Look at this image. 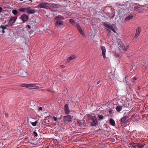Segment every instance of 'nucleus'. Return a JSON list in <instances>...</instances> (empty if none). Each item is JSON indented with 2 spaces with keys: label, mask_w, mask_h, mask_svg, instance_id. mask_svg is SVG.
Instances as JSON below:
<instances>
[{
  "label": "nucleus",
  "mask_w": 148,
  "mask_h": 148,
  "mask_svg": "<svg viewBox=\"0 0 148 148\" xmlns=\"http://www.w3.org/2000/svg\"><path fill=\"white\" fill-rule=\"evenodd\" d=\"M65 19L64 17L60 15L56 16L55 19V25L56 26L63 25L64 22L62 20Z\"/></svg>",
  "instance_id": "obj_1"
},
{
  "label": "nucleus",
  "mask_w": 148,
  "mask_h": 148,
  "mask_svg": "<svg viewBox=\"0 0 148 148\" xmlns=\"http://www.w3.org/2000/svg\"><path fill=\"white\" fill-rule=\"evenodd\" d=\"M20 86L29 88L31 89H38L39 87L35 84H21Z\"/></svg>",
  "instance_id": "obj_2"
},
{
  "label": "nucleus",
  "mask_w": 148,
  "mask_h": 148,
  "mask_svg": "<svg viewBox=\"0 0 148 148\" xmlns=\"http://www.w3.org/2000/svg\"><path fill=\"white\" fill-rule=\"evenodd\" d=\"M103 25L106 28L108 29H106L107 30H108V29H109L111 30L115 33H116V32L115 30V29L116 28V26L115 25L113 24L112 25H111L106 23H103Z\"/></svg>",
  "instance_id": "obj_3"
},
{
  "label": "nucleus",
  "mask_w": 148,
  "mask_h": 148,
  "mask_svg": "<svg viewBox=\"0 0 148 148\" xmlns=\"http://www.w3.org/2000/svg\"><path fill=\"white\" fill-rule=\"evenodd\" d=\"M91 120L92 121L91 123V125L92 126H95L98 124L97 119L95 116H93L92 117Z\"/></svg>",
  "instance_id": "obj_4"
},
{
  "label": "nucleus",
  "mask_w": 148,
  "mask_h": 148,
  "mask_svg": "<svg viewBox=\"0 0 148 148\" xmlns=\"http://www.w3.org/2000/svg\"><path fill=\"white\" fill-rule=\"evenodd\" d=\"M20 18L24 22H25L28 20V16L27 15L24 14L21 16Z\"/></svg>",
  "instance_id": "obj_5"
},
{
  "label": "nucleus",
  "mask_w": 148,
  "mask_h": 148,
  "mask_svg": "<svg viewBox=\"0 0 148 148\" xmlns=\"http://www.w3.org/2000/svg\"><path fill=\"white\" fill-rule=\"evenodd\" d=\"M64 120L66 121L71 122L73 120V117L70 115L63 116Z\"/></svg>",
  "instance_id": "obj_6"
},
{
  "label": "nucleus",
  "mask_w": 148,
  "mask_h": 148,
  "mask_svg": "<svg viewBox=\"0 0 148 148\" xmlns=\"http://www.w3.org/2000/svg\"><path fill=\"white\" fill-rule=\"evenodd\" d=\"M48 3H42L37 5V8H45L48 6Z\"/></svg>",
  "instance_id": "obj_7"
},
{
  "label": "nucleus",
  "mask_w": 148,
  "mask_h": 148,
  "mask_svg": "<svg viewBox=\"0 0 148 148\" xmlns=\"http://www.w3.org/2000/svg\"><path fill=\"white\" fill-rule=\"evenodd\" d=\"M101 48L102 51V56L103 58L105 59L106 57V49L105 47L103 46H101Z\"/></svg>",
  "instance_id": "obj_8"
},
{
  "label": "nucleus",
  "mask_w": 148,
  "mask_h": 148,
  "mask_svg": "<svg viewBox=\"0 0 148 148\" xmlns=\"http://www.w3.org/2000/svg\"><path fill=\"white\" fill-rule=\"evenodd\" d=\"M17 19L16 17H12L10 19L8 23L9 25L11 26L14 23Z\"/></svg>",
  "instance_id": "obj_9"
},
{
  "label": "nucleus",
  "mask_w": 148,
  "mask_h": 148,
  "mask_svg": "<svg viewBox=\"0 0 148 148\" xmlns=\"http://www.w3.org/2000/svg\"><path fill=\"white\" fill-rule=\"evenodd\" d=\"M65 113L66 114H68L70 113V111L68 107V104H66L64 106Z\"/></svg>",
  "instance_id": "obj_10"
},
{
  "label": "nucleus",
  "mask_w": 148,
  "mask_h": 148,
  "mask_svg": "<svg viewBox=\"0 0 148 148\" xmlns=\"http://www.w3.org/2000/svg\"><path fill=\"white\" fill-rule=\"evenodd\" d=\"M77 27L79 31V32L83 36H84V33L83 32L82 30V29L81 27L80 26L78 25H77Z\"/></svg>",
  "instance_id": "obj_11"
},
{
  "label": "nucleus",
  "mask_w": 148,
  "mask_h": 148,
  "mask_svg": "<svg viewBox=\"0 0 148 148\" xmlns=\"http://www.w3.org/2000/svg\"><path fill=\"white\" fill-rule=\"evenodd\" d=\"M18 73L20 74L19 75L23 77H25L27 75V73L26 72L22 70L20 71Z\"/></svg>",
  "instance_id": "obj_12"
},
{
  "label": "nucleus",
  "mask_w": 148,
  "mask_h": 148,
  "mask_svg": "<svg viewBox=\"0 0 148 148\" xmlns=\"http://www.w3.org/2000/svg\"><path fill=\"white\" fill-rule=\"evenodd\" d=\"M76 58V56L74 55H72L71 56L69 57L67 59V61L69 62L71 60H72Z\"/></svg>",
  "instance_id": "obj_13"
},
{
  "label": "nucleus",
  "mask_w": 148,
  "mask_h": 148,
  "mask_svg": "<svg viewBox=\"0 0 148 148\" xmlns=\"http://www.w3.org/2000/svg\"><path fill=\"white\" fill-rule=\"evenodd\" d=\"M133 18V16L132 15L130 14L127 17L125 18V20L126 21H128L132 19Z\"/></svg>",
  "instance_id": "obj_14"
},
{
  "label": "nucleus",
  "mask_w": 148,
  "mask_h": 148,
  "mask_svg": "<svg viewBox=\"0 0 148 148\" xmlns=\"http://www.w3.org/2000/svg\"><path fill=\"white\" fill-rule=\"evenodd\" d=\"M128 47L129 46L128 45L125 46L124 45H122L121 47V49H122L125 51H127L128 49Z\"/></svg>",
  "instance_id": "obj_15"
},
{
  "label": "nucleus",
  "mask_w": 148,
  "mask_h": 148,
  "mask_svg": "<svg viewBox=\"0 0 148 148\" xmlns=\"http://www.w3.org/2000/svg\"><path fill=\"white\" fill-rule=\"evenodd\" d=\"M110 124L113 126L115 125V123L114 120L113 119H111L110 120Z\"/></svg>",
  "instance_id": "obj_16"
},
{
  "label": "nucleus",
  "mask_w": 148,
  "mask_h": 148,
  "mask_svg": "<svg viewBox=\"0 0 148 148\" xmlns=\"http://www.w3.org/2000/svg\"><path fill=\"white\" fill-rule=\"evenodd\" d=\"M116 109L117 112H120L122 110V106H119L116 107Z\"/></svg>",
  "instance_id": "obj_17"
},
{
  "label": "nucleus",
  "mask_w": 148,
  "mask_h": 148,
  "mask_svg": "<svg viewBox=\"0 0 148 148\" xmlns=\"http://www.w3.org/2000/svg\"><path fill=\"white\" fill-rule=\"evenodd\" d=\"M8 27V25H6L5 26H4L3 25H1L0 26V28H1L2 29H5Z\"/></svg>",
  "instance_id": "obj_18"
},
{
  "label": "nucleus",
  "mask_w": 148,
  "mask_h": 148,
  "mask_svg": "<svg viewBox=\"0 0 148 148\" xmlns=\"http://www.w3.org/2000/svg\"><path fill=\"white\" fill-rule=\"evenodd\" d=\"M140 32V28L138 27L136 29V35H139Z\"/></svg>",
  "instance_id": "obj_19"
},
{
  "label": "nucleus",
  "mask_w": 148,
  "mask_h": 148,
  "mask_svg": "<svg viewBox=\"0 0 148 148\" xmlns=\"http://www.w3.org/2000/svg\"><path fill=\"white\" fill-rule=\"evenodd\" d=\"M126 116H123L121 119V121L122 123H124L125 122Z\"/></svg>",
  "instance_id": "obj_20"
},
{
  "label": "nucleus",
  "mask_w": 148,
  "mask_h": 148,
  "mask_svg": "<svg viewBox=\"0 0 148 148\" xmlns=\"http://www.w3.org/2000/svg\"><path fill=\"white\" fill-rule=\"evenodd\" d=\"M52 7L54 8H58L59 7L60 5L56 4H52Z\"/></svg>",
  "instance_id": "obj_21"
},
{
  "label": "nucleus",
  "mask_w": 148,
  "mask_h": 148,
  "mask_svg": "<svg viewBox=\"0 0 148 148\" xmlns=\"http://www.w3.org/2000/svg\"><path fill=\"white\" fill-rule=\"evenodd\" d=\"M19 11L23 12H24L26 11V8H20L19 9Z\"/></svg>",
  "instance_id": "obj_22"
},
{
  "label": "nucleus",
  "mask_w": 148,
  "mask_h": 148,
  "mask_svg": "<svg viewBox=\"0 0 148 148\" xmlns=\"http://www.w3.org/2000/svg\"><path fill=\"white\" fill-rule=\"evenodd\" d=\"M35 12V10H34L31 9L29 13L32 14L34 13Z\"/></svg>",
  "instance_id": "obj_23"
},
{
  "label": "nucleus",
  "mask_w": 148,
  "mask_h": 148,
  "mask_svg": "<svg viewBox=\"0 0 148 148\" xmlns=\"http://www.w3.org/2000/svg\"><path fill=\"white\" fill-rule=\"evenodd\" d=\"M37 122H38V121H36L35 122H32L31 124H32V125L33 126H35L36 125Z\"/></svg>",
  "instance_id": "obj_24"
},
{
  "label": "nucleus",
  "mask_w": 148,
  "mask_h": 148,
  "mask_svg": "<svg viewBox=\"0 0 148 148\" xmlns=\"http://www.w3.org/2000/svg\"><path fill=\"white\" fill-rule=\"evenodd\" d=\"M30 9L31 7H28L27 8H26V11H27V13H29Z\"/></svg>",
  "instance_id": "obj_25"
},
{
  "label": "nucleus",
  "mask_w": 148,
  "mask_h": 148,
  "mask_svg": "<svg viewBox=\"0 0 148 148\" xmlns=\"http://www.w3.org/2000/svg\"><path fill=\"white\" fill-rule=\"evenodd\" d=\"M12 13L14 15H16L17 14V11L15 10H12Z\"/></svg>",
  "instance_id": "obj_26"
},
{
  "label": "nucleus",
  "mask_w": 148,
  "mask_h": 148,
  "mask_svg": "<svg viewBox=\"0 0 148 148\" xmlns=\"http://www.w3.org/2000/svg\"><path fill=\"white\" fill-rule=\"evenodd\" d=\"M98 116L99 119H103V116L102 115L99 114Z\"/></svg>",
  "instance_id": "obj_27"
},
{
  "label": "nucleus",
  "mask_w": 148,
  "mask_h": 148,
  "mask_svg": "<svg viewBox=\"0 0 148 148\" xmlns=\"http://www.w3.org/2000/svg\"><path fill=\"white\" fill-rule=\"evenodd\" d=\"M77 123L78 125H79L80 126H81L82 124V123L80 121H78L77 122Z\"/></svg>",
  "instance_id": "obj_28"
},
{
  "label": "nucleus",
  "mask_w": 148,
  "mask_h": 148,
  "mask_svg": "<svg viewBox=\"0 0 148 148\" xmlns=\"http://www.w3.org/2000/svg\"><path fill=\"white\" fill-rule=\"evenodd\" d=\"M69 21L70 23L72 24H73V23H74V21L72 19H70Z\"/></svg>",
  "instance_id": "obj_29"
},
{
  "label": "nucleus",
  "mask_w": 148,
  "mask_h": 148,
  "mask_svg": "<svg viewBox=\"0 0 148 148\" xmlns=\"http://www.w3.org/2000/svg\"><path fill=\"white\" fill-rule=\"evenodd\" d=\"M34 136L36 137H37L38 136L37 133V132H36L35 131L34 132Z\"/></svg>",
  "instance_id": "obj_30"
},
{
  "label": "nucleus",
  "mask_w": 148,
  "mask_h": 148,
  "mask_svg": "<svg viewBox=\"0 0 148 148\" xmlns=\"http://www.w3.org/2000/svg\"><path fill=\"white\" fill-rule=\"evenodd\" d=\"M53 119L55 121H56L58 120L57 118L55 116L53 117Z\"/></svg>",
  "instance_id": "obj_31"
},
{
  "label": "nucleus",
  "mask_w": 148,
  "mask_h": 148,
  "mask_svg": "<svg viewBox=\"0 0 148 148\" xmlns=\"http://www.w3.org/2000/svg\"><path fill=\"white\" fill-rule=\"evenodd\" d=\"M139 35H136V34L135 35L134 38H136L138 37Z\"/></svg>",
  "instance_id": "obj_32"
},
{
  "label": "nucleus",
  "mask_w": 148,
  "mask_h": 148,
  "mask_svg": "<svg viewBox=\"0 0 148 148\" xmlns=\"http://www.w3.org/2000/svg\"><path fill=\"white\" fill-rule=\"evenodd\" d=\"M38 110L40 111H40H41L42 110V108L41 107H40L39 108H38Z\"/></svg>",
  "instance_id": "obj_33"
},
{
  "label": "nucleus",
  "mask_w": 148,
  "mask_h": 148,
  "mask_svg": "<svg viewBox=\"0 0 148 148\" xmlns=\"http://www.w3.org/2000/svg\"><path fill=\"white\" fill-rule=\"evenodd\" d=\"M100 82V80L98 81H97V84H99Z\"/></svg>",
  "instance_id": "obj_34"
},
{
  "label": "nucleus",
  "mask_w": 148,
  "mask_h": 148,
  "mask_svg": "<svg viewBox=\"0 0 148 148\" xmlns=\"http://www.w3.org/2000/svg\"><path fill=\"white\" fill-rule=\"evenodd\" d=\"M2 8H1L0 7V13L2 12Z\"/></svg>",
  "instance_id": "obj_35"
},
{
  "label": "nucleus",
  "mask_w": 148,
  "mask_h": 148,
  "mask_svg": "<svg viewBox=\"0 0 148 148\" xmlns=\"http://www.w3.org/2000/svg\"><path fill=\"white\" fill-rule=\"evenodd\" d=\"M60 67L61 68H64L65 67V66H64V65H61L60 66Z\"/></svg>",
  "instance_id": "obj_36"
},
{
  "label": "nucleus",
  "mask_w": 148,
  "mask_h": 148,
  "mask_svg": "<svg viewBox=\"0 0 148 148\" xmlns=\"http://www.w3.org/2000/svg\"><path fill=\"white\" fill-rule=\"evenodd\" d=\"M4 29H2V31H1L2 32L3 34L4 33V32H4Z\"/></svg>",
  "instance_id": "obj_37"
},
{
  "label": "nucleus",
  "mask_w": 148,
  "mask_h": 148,
  "mask_svg": "<svg viewBox=\"0 0 148 148\" xmlns=\"http://www.w3.org/2000/svg\"><path fill=\"white\" fill-rule=\"evenodd\" d=\"M133 79H134V80H136L137 79V78L135 77H133Z\"/></svg>",
  "instance_id": "obj_38"
},
{
  "label": "nucleus",
  "mask_w": 148,
  "mask_h": 148,
  "mask_svg": "<svg viewBox=\"0 0 148 148\" xmlns=\"http://www.w3.org/2000/svg\"><path fill=\"white\" fill-rule=\"evenodd\" d=\"M116 56L117 57H118L119 56V55L118 54H116Z\"/></svg>",
  "instance_id": "obj_39"
},
{
  "label": "nucleus",
  "mask_w": 148,
  "mask_h": 148,
  "mask_svg": "<svg viewBox=\"0 0 148 148\" xmlns=\"http://www.w3.org/2000/svg\"><path fill=\"white\" fill-rule=\"evenodd\" d=\"M47 90L48 91H49V92H51V90L50 89H48Z\"/></svg>",
  "instance_id": "obj_40"
},
{
  "label": "nucleus",
  "mask_w": 148,
  "mask_h": 148,
  "mask_svg": "<svg viewBox=\"0 0 148 148\" xmlns=\"http://www.w3.org/2000/svg\"><path fill=\"white\" fill-rule=\"evenodd\" d=\"M28 28H30V26H29V25H28Z\"/></svg>",
  "instance_id": "obj_41"
},
{
  "label": "nucleus",
  "mask_w": 148,
  "mask_h": 148,
  "mask_svg": "<svg viewBox=\"0 0 148 148\" xmlns=\"http://www.w3.org/2000/svg\"><path fill=\"white\" fill-rule=\"evenodd\" d=\"M29 1H30L31 2H32V0H29Z\"/></svg>",
  "instance_id": "obj_42"
},
{
  "label": "nucleus",
  "mask_w": 148,
  "mask_h": 148,
  "mask_svg": "<svg viewBox=\"0 0 148 148\" xmlns=\"http://www.w3.org/2000/svg\"><path fill=\"white\" fill-rule=\"evenodd\" d=\"M20 1H23V0H19Z\"/></svg>",
  "instance_id": "obj_43"
},
{
  "label": "nucleus",
  "mask_w": 148,
  "mask_h": 148,
  "mask_svg": "<svg viewBox=\"0 0 148 148\" xmlns=\"http://www.w3.org/2000/svg\"><path fill=\"white\" fill-rule=\"evenodd\" d=\"M45 148H48L47 147H46Z\"/></svg>",
  "instance_id": "obj_44"
},
{
  "label": "nucleus",
  "mask_w": 148,
  "mask_h": 148,
  "mask_svg": "<svg viewBox=\"0 0 148 148\" xmlns=\"http://www.w3.org/2000/svg\"><path fill=\"white\" fill-rule=\"evenodd\" d=\"M147 96H148V94L147 95Z\"/></svg>",
  "instance_id": "obj_45"
},
{
  "label": "nucleus",
  "mask_w": 148,
  "mask_h": 148,
  "mask_svg": "<svg viewBox=\"0 0 148 148\" xmlns=\"http://www.w3.org/2000/svg\"><path fill=\"white\" fill-rule=\"evenodd\" d=\"M126 107V106H125L124 107Z\"/></svg>",
  "instance_id": "obj_46"
}]
</instances>
